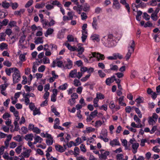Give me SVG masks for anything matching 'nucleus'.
<instances>
[{
  "label": "nucleus",
  "mask_w": 160,
  "mask_h": 160,
  "mask_svg": "<svg viewBox=\"0 0 160 160\" xmlns=\"http://www.w3.org/2000/svg\"><path fill=\"white\" fill-rule=\"evenodd\" d=\"M110 154V152L109 151H106L103 153L100 154L99 158L100 159L106 160L107 158V156Z\"/></svg>",
  "instance_id": "7ed1b4c3"
},
{
  "label": "nucleus",
  "mask_w": 160,
  "mask_h": 160,
  "mask_svg": "<svg viewBox=\"0 0 160 160\" xmlns=\"http://www.w3.org/2000/svg\"><path fill=\"white\" fill-rule=\"evenodd\" d=\"M21 155H22L23 156V157L25 158H28L30 155V153H28V152H27L26 151L25 152H23L22 153Z\"/></svg>",
  "instance_id": "37998d69"
},
{
  "label": "nucleus",
  "mask_w": 160,
  "mask_h": 160,
  "mask_svg": "<svg viewBox=\"0 0 160 160\" xmlns=\"http://www.w3.org/2000/svg\"><path fill=\"white\" fill-rule=\"evenodd\" d=\"M87 130V133H90L92 132H94L95 131V129L92 128L91 127H89L87 128H86Z\"/></svg>",
  "instance_id": "e433bc0d"
},
{
  "label": "nucleus",
  "mask_w": 160,
  "mask_h": 160,
  "mask_svg": "<svg viewBox=\"0 0 160 160\" xmlns=\"http://www.w3.org/2000/svg\"><path fill=\"white\" fill-rule=\"evenodd\" d=\"M90 6L87 3H85L84 6L83 10L85 12H88L89 10Z\"/></svg>",
  "instance_id": "aec40b11"
},
{
  "label": "nucleus",
  "mask_w": 160,
  "mask_h": 160,
  "mask_svg": "<svg viewBox=\"0 0 160 160\" xmlns=\"http://www.w3.org/2000/svg\"><path fill=\"white\" fill-rule=\"evenodd\" d=\"M152 19L154 21H156L158 19V15L155 16V14L152 13L151 16Z\"/></svg>",
  "instance_id": "bf43d9fd"
},
{
  "label": "nucleus",
  "mask_w": 160,
  "mask_h": 160,
  "mask_svg": "<svg viewBox=\"0 0 160 160\" xmlns=\"http://www.w3.org/2000/svg\"><path fill=\"white\" fill-rule=\"evenodd\" d=\"M57 66L59 68H61L62 66H64L62 61H58L57 62Z\"/></svg>",
  "instance_id": "603ef678"
},
{
  "label": "nucleus",
  "mask_w": 160,
  "mask_h": 160,
  "mask_svg": "<svg viewBox=\"0 0 160 160\" xmlns=\"http://www.w3.org/2000/svg\"><path fill=\"white\" fill-rule=\"evenodd\" d=\"M74 84L76 87H78L81 85V83L80 81L77 79H75L74 80Z\"/></svg>",
  "instance_id": "c85d7f7f"
},
{
  "label": "nucleus",
  "mask_w": 160,
  "mask_h": 160,
  "mask_svg": "<svg viewBox=\"0 0 160 160\" xmlns=\"http://www.w3.org/2000/svg\"><path fill=\"white\" fill-rule=\"evenodd\" d=\"M96 96H98V99H103L105 98L104 95L100 92L97 93Z\"/></svg>",
  "instance_id": "cd10ccee"
},
{
  "label": "nucleus",
  "mask_w": 160,
  "mask_h": 160,
  "mask_svg": "<svg viewBox=\"0 0 160 160\" xmlns=\"http://www.w3.org/2000/svg\"><path fill=\"white\" fill-rule=\"evenodd\" d=\"M6 33L8 36H10L12 33V31L11 29L7 28L5 31Z\"/></svg>",
  "instance_id": "680f3d73"
},
{
  "label": "nucleus",
  "mask_w": 160,
  "mask_h": 160,
  "mask_svg": "<svg viewBox=\"0 0 160 160\" xmlns=\"http://www.w3.org/2000/svg\"><path fill=\"white\" fill-rule=\"evenodd\" d=\"M103 137H107L108 135V132L106 129H102L101 133Z\"/></svg>",
  "instance_id": "3c124183"
},
{
  "label": "nucleus",
  "mask_w": 160,
  "mask_h": 160,
  "mask_svg": "<svg viewBox=\"0 0 160 160\" xmlns=\"http://www.w3.org/2000/svg\"><path fill=\"white\" fill-rule=\"evenodd\" d=\"M16 22L15 21H10L9 24L8 25L10 26L11 27H14V26H16Z\"/></svg>",
  "instance_id": "e2e57ef3"
},
{
  "label": "nucleus",
  "mask_w": 160,
  "mask_h": 160,
  "mask_svg": "<svg viewBox=\"0 0 160 160\" xmlns=\"http://www.w3.org/2000/svg\"><path fill=\"white\" fill-rule=\"evenodd\" d=\"M8 22V20L7 19H4L2 22H1L2 24V26H6Z\"/></svg>",
  "instance_id": "6e6d98bb"
},
{
  "label": "nucleus",
  "mask_w": 160,
  "mask_h": 160,
  "mask_svg": "<svg viewBox=\"0 0 160 160\" xmlns=\"http://www.w3.org/2000/svg\"><path fill=\"white\" fill-rule=\"evenodd\" d=\"M122 142L123 144V146L125 147V149H127L128 148L127 147V141L125 139H123L122 141Z\"/></svg>",
  "instance_id": "79ce46f5"
},
{
  "label": "nucleus",
  "mask_w": 160,
  "mask_h": 160,
  "mask_svg": "<svg viewBox=\"0 0 160 160\" xmlns=\"http://www.w3.org/2000/svg\"><path fill=\"white\" fill-rule=\"evenodd\" d=\"M17 146V143L15 142H12L10 143V148H13Z\"/></svg>",
  "instance_id": "864d4df0"
},
{
  "label": "nucleus",
  "mask_w": 160,
  "mask_h": 160,
  "mask_svg": "<svg viewBox=\"0 0 160 160\" xmlns=\"http://www.w3.org/2000/svg\"><path fill=\"white\" fill-rule=\"evenodd\" d=\"M67 61L68 64L66 65V67H67V68L68 69L71 68L72 65V61L69 58L67 59Z\"/></svg>",
  "instance_id": "2eb2a0df"
},
{
  "label": "nucleus",
  "mask_w": 160,
  "mask_h": 160,
  "mask_svg": "<svg viewBox=\"0 0 160 160\" xmlns=\"http://www.w3.org/2000/svg\"><path fill=\"white\" fill-rule=\"evenodd\" d=\"M120 5L119 2H113L112 5V8L118 10L120 8Z\"/></svg>",
  "instance_id": "9b49d317"
},
{
  "label": "nucleus",
  "mask_w": 160,
  "mask_h": 160,
  "mask_svg": "<svg viewBox=\"0 0 160 160\" xmlns=\"http://www.w3.org/2000/svg\"><path fill=\"white\" fill-rule=\"evenodd\" d=\"M80 148L81 151L84 152H85L87 151V150L85 148V146L83 144H81Z\"/></svg>",
  "instance_id": "58836bf2"
},
{
  "label": "nucleus",
  "mask_w": 160,
  "mask_h": 160,
  "mask_svg": "<svg viewBox=\"0 0 160 160\" xmlns=\"http://www.w3.org/2000/svg\"><path fill=\"white\" fill-rule=\"evenodd\" d=\"M33 3V0H30L25 5V7L26 8H28L32 5Z\"/></svg>",
  "instance_id": "c756f323"
},
{
  "label": "nucleus",
  "mask_w": 160,
  "mask_h": 160,
  "mask_svg": "<svg viewBox=\"0 0 160 160\" xmlns=\"http://www.w3.org/2000/svg\"><path fill=\"white\" fill-rule=\"evenodd\" d=\"M22 151V145L18 146L15 149L16 152L18 154H19Z\"/></svg>",
  "instance_id": "a19ab883"
},
{
  "label": "nucleus",
  "mask_w": 160,
  "mask_h": 160,
  "mask_svg": "<svg viewBox=\"0 0 160 160\" xmlns=\"http://www.w3.org/2000/svg\"><path fill=\"white\" fill-rule=\"evenodd\" d=\"M77 51L78 52V54H81L84 51V49L83 47H81V46H78V48H77Z\"/></svg>",
  "instance_id": "f3484780"
},
{
  "label": "nucleus",
  "mask_w": 160,
  "mask_h": 160,
  "mask_svg": "<svg viewBox=\"0 0 160 160\" xmlns=\"http://www.w3.org/2000/svg\"><path fill=\"white\" fill-rule=\"evenodd\" d=\"M51 110L56 116H58L60 114V113L57 111L56 109L55 108H52Z\"/></svg>",
  "instance_id": "8fccbe9b"
},
{
  "label": "nucleus",
  "mask_w": 160,
  "mask_h": 160,
  "mask_svg": "<svg viewBox=\"0 0 160 160\" xmlns=\"http://www.w3.org/2000/svg\"><path fill=\"white\" fill-rule=\"evenodd\" d=\"M102 124V122L100 120L97 121L95 123V126L96 127H98V126H101Z\"/></svg>",
  "instance_id": "0e129e2a"
},
{
  "label": "nucleus",
  "mask_w": 160,
  "mask_h": 160,
  "mask_svg": "<svg viewBox=\"0 0 160 160\" xmlns=\"http://www.w3.org/2000/svg\"><path fill=\"white\" fill-rule=\"evenodd\" d=\"M21 77L19 71L17 72H14L12 75L13 83L12 85H14V84L18 83L20 80L19 78Z\"/></svg>",
  "instance_id": "f257e3e1"
},
{
  "label": "nucleus",
  "mask_w": 160,
  "mask_h": 160,
  "mask_svg": "<svg viewBox=\"0 0 160 160\" xmlns=\"http://www.w3.org/2000/svg\"><path fill=\"white\" fill-rule=\"evenodd\" d=\"M56 150L60 152H62L65 151V149H63V147L60 145H56L55 146Z\"/></svg>",
  "instance_id": "39448f33"
},
{
  "label": "nucleus",
  "mask_w": 160,
  "mask_h": 160,
  "mask_svg": "<svg viewBox=\"0 0 160 160\" xmlns=\"http://www.w3.org/2000/svg\"><path fill=\"white\" fill-rule=\"evenodd\" d=\"M11 6L13 10H15L18 7V5L17 2L11 3Z\"/></svg>",
  "instance_id": "5701e85b"
},
{
  "label": "nucleus",
  "mask_w": 160,
  "mask_h": 160,
  "mask_svg": "<svg viewBox=\"0 0 160 160\" xmlns=\"http://www.w3.org/2000/svg\"><path fill=\"white\" fill-rule=\"evenodd\" d=\"M142 97H139L138 98H136L135 100V101L137 102V103H142L143 102V99Z\"/></svg>",
  "instance_id": "393cba45"
},
{
  "label": "nucleus",
  "mask_w": 160,
  "mask_h": 160,
  "mask_svg": "<svg viewBox=\"0 0 160 160\" xmlns=\"http://www.w3.org/2000/svg\"><path fill=\"white\" fill-rule=\"evenodd\" d=\"M67 44L66 43L65 45L67 46L68 49L69 50L71 51H76L77 50V48L75 47L74 46H72L69 43H68L67 45Z\"/></svg>",
  "instance_id": "0eeeda50"
},
{
  "label": "nucleus",
  "mask_w": 160,
  "mask_h": 160,
  "mask_svg": "<svg viewBox=\"0 0 160 160\" xmlns=\"http://www.w3.org/2000/svg\"><path fill=\"white\" fill-rule=\"evenodd\" d=\"M96 58L98 59V60L99 61L100 59H101L102 60H104L105 57L104 55L98 53H97Z\"/></svg>",
  "instance_id": "4be33fe9"
},
{
  "label": "nucleus",
  "mask_w": 160,
  "mask_h": 160,
  "mask_svg": "<svg viewBox=\"0 0 160 160\" xmlns=\"http://www.w3.org/2000/svg\"><path fill=\"white\" fill-rule=\"evenodd\" d=\"M98 113V111L96 110L94 111L91 112L90 116L93 118H94L95 116H97Z\"/></svg>",
  "instance_id": "de8ad7c7"
},
{
  "label": "nucleus",
  "mask_w": 160,
  "mask_h": 160,
  "mask_svg": "<svg viewBox=\"0 0 160 160\" xmlns=\"http://www.w3.org/2000/svg\"><path fill=\"white\" fill-rule=\"evenodd\" d=\"M51 4L53 5H57L58 7H61L62 6V5L60 2L57 0H55L52 1V2L51 3Z\"/></svg>",
  "instance_id": "dca6fc26"
},
{
  "label": "nucleus",
  "mask_w": 160,
  "mask_h": 160,
  "mask_svg": "<svg viewBox=\"0 0 160 160\" xmlns=\"http://www.w3.org/2000/svg\"><path fill=\"white\" fill-rule=\"evenodd\" d=\"M90 74H88L86 75L85 77L82 78L81 79V80L82 82L86 81L90 77Z\"/></svg>",
  "instance_id": "13d9d810"
},
{
  "label": "nucleus",
  "mask_w": 160,
  "mask_h": 160,
  "mask_svg": "<svg viewBox=\"0 0 160 160\" xmlns=\"http://www.w3.org/2000/svg\"><path fill=\"white\" fill-rule=\"evenodd\" d=\"M46 92L44 94V95L43 96V98L44 99H48L49 95V92L48 91H45Z\"/></svg>",
  "instance_id": "774afa93"
},
{
  "label": "nucleus",
  "mask_w": 160,
  "mask_h": 160,
  "mask_svg": "<svg viewBox=\"0 0 160 160\" xmlns=\"http://www.w3.org/2000/svg\"><path fill=\"white\" fill-rule=\"evenodd\" d=\"M53 141L52 139H51V141L49 139H47L46 142L48 146L52 145L53 143Z\"/></svg>",
  "instance_id": "69168bd1"
},
{
  "label": "nucleus",
  "mask_w": 160,
  "mask_h": 160,
  "mask_svg": "<svg viewBox=\"0 0 160 160\" xmlns=\"http://www.w3.org/2000/svg\"><path fill=\"white\" fill-rule=\"evenodd\" d=\"M139 146V144L138 142L132 144V148L133 149H137Z\"/></svg>",
  "instance_id": "49530a36"
},
{
  "label": "nucleus",
  "mask_w": 160,
  "mask_h": 160,
  "mask_svg": "<svg viewBox=\"0 0 160 160\" xmlns=\"http://www.w3.org/2000/svg\"><path fill=\"white\" fill-rule=\"evenodd\" d=\"M2 6L4 8L7 9L9 7L10 5L8 2H7L6 1H4L2 2Z\"/></svg>",
  "instance_id": "f8f14e48"
},
{
  "label": "nucleus",
  "mask_w": 160,
  "mask_h": 160,
  "mask_svg": "<svg viewBox=\"0 0 160 160\" xmlns=\"http://www.w3.org/2000/svg\"><path fill=\"white\" fill-rule=\"evenodd\" d=\"M7 44L5 43H2L0 44V48L1 50H2L4 48H7Z\"/></svg>",
  "instance_id": "7c9ffc66"
},
{
  "label": "nucleus",
  "mask_w": 160,
  "mask_h": 160,
  "mask_svg": "<svg viewBox=\"0 0 160 160\" xmlns=\"http://www.w3.org/2000/svg\"><path fill=\"white\" fill-rule=\"evenodd\" d=\"M76 64L78 67H80L83 65V63L82 61L81 60L77 61L75 62Z\"/></svg>",
  "instance_id": "052dcab7"
},
{
  "label": "nucleus",
  "mask_w": 160,
  "mask_h": 160,
  "mask_svg": "<svg viewBox=\"0 0 160 160\" xmlns=\"http://www.w3.org/2000/svg\"><path fill=\"white\" fill-rule=\"evenodd\" d=\"M40 112L39 111V109H38L37 108H35L34 110L33 111V115L35 116L37 114H40Z\"/></svg>",
  "instance_id": "473e14b6"
},
{
  "label": "nucleus",
  "mask_w": 160,
  "mask_h": 160,
  "mask_svg": "<svg viewBox=\"0 0 160 160\" xmlns=\"http://www.w3.org/2000/svg\"><path fill=\"white\" fill-rule=\"evenodd\" d=\"M118 138H116V139H114L113 140L110 142V144L112 146L116 145H120L119 142L118 141Z\"/></svg>",
  "instance_id": "20e7f679"
},
{
  "label": "nucleus",
  "mask_w": 160,
  "mask_h": 160,
  "mask_svg": "<svg viewBox=\"0 0 160 160\" xmlns=\"http://www.w3.org/2000/svg\"><path fill=\"white\" fill-rule=\"evenodd\" d=\"M81 17L82 20H84L87 18L88 17L85 13L83 12L81 14Z\"/></svg>",
  "instance_id": "4d7b16f0"
},
{
  "label": "nucleus",
  "mask_w": 160,
  "mask_h": 160,
  "mask_svg": "<svg viewBox=\"0 0 160 160\" xmlns=\"http://www.w3.org/2000/svg\"><path fill=\"white\" fill-rule=\"evenodd\" d=\"M26 53H24V54H21L19 56V58L21 61H24L26 60L25 55Z\"/></svg>",
  "instance_id": "bb28decb"
},
{
  "label": "nucleus",
  "mask_w": 160,
  "mask_h": 160,
  "mask_svg": "<svg viewBox=\"0 0 160 160\" xmlns=\"http://www.w3.org/2000/svg\"><path fill=\"white\" fill-rule=\"evenodd\" d=\"M124 97L123 96H122L119 98L118 100L119 103L121 106H126V104L124 102H123L122 101L124 99Z\"/></svg>",
  "instance_id": "4468645a"
},
{
  "label": "nucleus",
  "mask_w": 160,
  "mask_h": 160,
  "mask_svg": "<svg viewBox=\"0 0 160 160\" xmlns=\"http://www.w3.org/2000/svg\"><path fill=\"white\" fill-rule=\"evenodd\" d=\"M45 5V3H42L41 4L37 3L36 4L35 6V8H42Z\"/></svg>",
  "instance_id": "a878e982"
},
{
  "label": "nucleus",
  "mask_w": 160,
  "mask_h": 160,
  "mask_svg": "<svg viewBox=\"0 0 160 160\" xmlns=\"http://www.w3.org/2000/svg\"><path fill=\"white\" fill-rule=\"evenodd\" d=\"M99 76L101 78H103L106 76V74L103 72L102 70H99L98 72Z\"/></svg>",
  "instance_id": "72a5a7b5"
},
{
  "label": "nucleus",
  "mask_w": 160,
  "mask_h": 160,
  "mask_svg": "<svg viewBox=\"0 0 160 160\" xmlns=\"http://www.w3.org/2000/svg\"><path fill=\"white\" fill-rule=\"evenodd\" d=\"M68 86V84L66 83H65L62 85H61L58 87V89L62 90H66Z\"/></svg>",
  "instance_id": "6ab92c4d"
},
{
  "label": "nucleus",
  "mask_w": 160,
  "mask_h": 160,
  "mask_svg": "<svg viewBox=\"0 0 160 160\" xmlns=\"http://www.w3.org/2000/svg\"><path fill=\"white\" fill-rule=\"evenodd\" d=\"M132 52V50L130 51L129 49L128 50V52L127 53L125 56L126 60L127 61L129 59Z\"/></svg>",
  "instance_id": "412c9836"
},
{
  "label": "nucleus",
  "mask_w": 160,
  "mask_h": 160,
  "mask_svg": "<svg viewBox=\"0 0 160 160\" xmlns=\"http://www.w3.org/2000/svg\"><path fill=\"white\" fill-rule=\"evenodd\" d=\"M112 78H113V80L112 81L113 82L114 81H116V82L118 84H120L121 80L119 79H116V77L114 75L112 76Z\"/></svg>",
  "instance_id": "b1692460"
},
{
  "label": "nucleus",
  "mask_w": 160,
  "mask_h": 160,
  "mask_svg": "<svg viewBox=\"0 0 160 160\" xmlns=\"http://www.w3.org/2000/svg\"><path fill=\"white\" fill-rule=\"evenodd\" d=\"M45 69V66L44 65H42L40 67L38 68V71L39 72H43Z\"/></svg>",
  "instance_id": "c9c22d12"
},
{
  "label": "nucleus",
  "mask_w": 160,
  "mask_h": 160,
  "mask_svg": "<svg viewBox=\"0 0 160 160\" xmlns=\"http://www.w3.org/2000/svg\"><path fill=\"white\" fill-rule=\"evenodd\" d=\"M98 23L96 17L93 18V21L92 23V26L93 28L95 30L97 29L96 27L97 26Z\"/></svg>",
  "instance_id": "1a4fd4ad"
},
{
  "label": "nucleus",
  "mask_w": 160,
  "mask_h": 160,
  "mask_svg": "<svg viewBox=\"0 0 160 160\" xmlns=\"http://www.w3.org/2000/svg\"><path fill=\"white\" fill-rule=\"evenodd\" d=\"M3 64L4 66L8 67H10L12 65V63L8 61H5L3 62Z\"/></svg>",
  "instance_id": "4c0bfd02"
},
{
  "label": "nucleus",
  "mask_w": 160,
  "mask_h": 160,
  "mask_svg": "<svg viewBox=\"0 0 160 160\" xmlns=\"http://www.w3.org/2000/svg\"><path fill=\"white\" fill-rule=\"evenodd\" d=\"M43 63L45 64L46 63H49L50 61L49 59L46 56H45L43 58Z\"/></svg>",
  "instance_id": "2f4dec72"
},
{
  "label": "nucleus",
  "mask_w": 160,
  "mask_h": 160,
  "mask_svg": "<svg viewBox=\"0 0 160 160\" xmlns=\"http://www.w3.org/2000/svg\"><path fill=\"white\" fill-rule=\"evenodd\" d=\"M77 73V70L76 69H74L73 70L71 71L69 73V76L72 78L75 77L74 76V75H76Z\"/></svg>",
  "instance_id": "ddd939ff"
},
{
  "label": "nucleus",
  "mask_w": 160,
  "mask_h": 160,
  "mask_svg": "<svg viewBox=\"0 0 160 160\" xmlns=\"http://www.w3.org/2000/svg\"><path fill=\"white\" fill-rule=\"evenodd\" d=\"M21 130L24 134L27 133L28 131L27 128L24 126H23L21 128Z\"/></svg>",
  "instance_id": "09e8293b"
},
{
  "label": "nucleus",
  "mask_w": 160,
  "mask_h": 160,
  "mask_svg": "<svg viewBox=\"0 0 160 160\" xmlns=\"http://www.w3.org/2000/svg\"><path fill=\"white\" fill-rule=\"evenodd\" d=\"M43 40L42 37H38L37 38V39L34 41V42L37 44L39 43H42L43 42Z\"/></svg>",
  "instance_id": "a211bd4d"
},
{
  "label": "nucleus",
  "mask_w": 160,
  "mask_h": 160,
  "mask_svg": "<svg viewBox=\"0 0 160 160\" xmlns=\"http://www.w3.org/2000/svg\"><path fill=\"white\" fill-rule=\"evenodd\" d=\"M26 36L25 35H22L21 36L18 42L19 45L22 46V47L23 46V45H22V43L25 41Z\"/></svg>",
  "instance_id": "423d86ee"
},
{
  "label": "nucleus",
  "mask_w": 160,
  "mask_h": 160,
  "mask_svg": "<svg viewBox=\"0 0 160 160\" xmlns=\"http://www.w3.org/2000/svg\"><path fill=\"white\" fill-rule=\"evenodd\" d=\"M54 31V30L51 28H49L47 30L46 33H44L45 36L46 37H48V35L51 34Z\"/></svg>",
  "instance_id": "6e6552de"
},
{
  "label": "nucleus",
  "mask_w": 160,
  "mask_h": 160,
  "mask_svg": "<svg viewBox=\"0 0 160 160\" xmlns=\"http://www.w3.org/2000/svg\"><path fill=\"white\" fill-rule=\"evenodd\" d=\"M33 137V134L32 133H31L30 134L26 135L24 138L27 141H28V140H29L30 141H32V138Z\"/></svg>",
  "instance_id": "9d476101"
},
{
  "label": "nucleus",
  "mask_w": 160,
  "mask_h": 160,
  "mask_svg": "<svg viewBox=\"0 0 160 160\" xmlns=\"http://www.w3.org/2000/svg\"><path fill=\"white\" fill-rule=\"evenodd\" d=\"M110 66L111 67L112 66V67H111L110 69L111 70H115L117 71L118 70V66L117 65H113L112 64H111L110 65Z\"/></svg>",
  "instance_id": "ea45409f"
},
{
  "label": "nucleus",
  "mask_w": 160,
  "mask_h": 160,
  "mask_svg": "<svg viewBox=\"0 0 160 160\" xmlns=\"http://www.w3.org/2000/svg\"><path fill=\"white\" fill-rule=\"evenodd\" d=\"M67 38L68 41L70 42L74 41V38L72 35H68Z\"/></svg>",
  "instance_id": "5fc2aeb1"
},
{
  "label": "nucleus",
  "mask_w": 160,
  "mask_h": 160,
  "mask_svg": "<svg viewBox=\"0 0 160 160\" xmlns=\"http://www.w3.org/2000/svg\"><path fill=\"white\" fill-rule=\"evenodd\" d=\"M112 78V77H111L110 78H108L106 79L105 81V82L107 85L110 86V84L111 83L113 82L112 81H111V80H112L111 79Z\"/></svg>",
  "instance_id": "f704fd0d"
},
{
  "label": "nucleus",
  "mask_w": 160,
  "mask_h": 160,
  "mask_svg": "<svg viewBox=\"0 0 160 160\" xmlns=\"http://www.w3.org/2000/svg\"><path fill=\"white\" fill-rule=\"evenodd\" d=\"M29 130H33V132L37 133L39 134L40 133L41 130L37 127H34V125L32 124H30L28 127Z\"/></svg>",
  "instance_id": "f03ea898"
},
{
  "label": "nucleus",
  "mask_w": 160,
  "mask_h": 160,
  "mask_svg": "<svg viewBox=\"0 0 160 160\" xmlns=\"http://www.w3.org/2000/svg\"><path fill=\"white\" fill-rule=\"evenodd\" d=\"M25 92H24L23 94V96L25 98V103H27V105L29 103L30 100L29 98L25 96Z\"/></svg>",
  "instance_id": "a18cd8bd"
},
{
  "label": "nucleus",
  "mask_w": 160,
  "mask_h": 160,
  "mask_svg": "<svg viewBox=\"0 0 160 160\" xmlns=\"http://www.w3.org/2000/svg\"><path fill=\"white\" fill-rule=\"evenodd\" d=\"M123 155L122 154H118L117 155V160H121L122 158Z\"/></svg>",
  "instance_id": "338daca9"
},
{
  "label": "nucleus",
  "mask_w": 160,
  "mask_h": 160,
  "mask_svg": "<svg viewBox=\"0 0 160 160\" xmlns=\"http://www.w3.org/2000/svg\"><path fill=\"white\" fill-rule=\"evenodd\" d=\"M153 26L152 23L150 21H148L145 24L144 27L147 28V27H151Z\"/></svg>",
  "instance_id": "c03bdc74"
}]
</instances>
